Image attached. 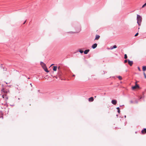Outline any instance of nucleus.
<instances>
[{"label": "nucleus", "instance_id": "nucleus-1", "mask_svg": "<svg viewBox=\"0 0 146 146\" xmlns=\"http://www.w3.org/2000/svg\"><path fill=\"white\" fill-rule=\"evenodd\" d=\"M137 23L139 26H140L142 21V18L140 15H137Z\"/></svg>", "mask_w": 146, "mask_h": 146}, {"label": "nucleus", "instance_id": "nucleus-2", "mask_svg": "<svg viewBox=\"0 0 146 146\" xmlns=\"http://www.w3.org/2000/svg\"><path fill=\"white\" fill-rule=\"evenodd\" d=\"M40 65L45 72H49L47 69L46 65L43 62H40Z\"/></svg>", "mask_w": 146, "mask_h": 146}, {"label": "nucleus", "instance_id": "nucleus-3", "mask_svg": "<svg viewBox=\"0 0 146 146\" xmlns=\"http://www.w3.org/2000/svg\"><path fill=\"white\" fill-rule=\"evenodd\" d=\"M76 31L75 32H70V33H78L81 31V27H77L75 28Z\"/></svg>", "mask_w": 146, "mask_h": 146}, {"label": "nucleus", "instance_id": "nucleus-4", "mask_svg": "<svg viewBox=\"0 0 146 146\" xmlns=\"http://www.w3.org/2000/svg\"><path fill=\"white\" fill-rule=\"evenodd\" d=\"M139 86L137 84V82L135 83V86H133L132 87V89L133 90H134L135 89H137L138 88H139Z\"/></svg>", "mask_w": 146, "mask_h": 146}, {"label": "nucleus", "instance_id": "nucleus-5", "mask_svg": "<svg viewBox=\"0 0 146 146\" xmlns=\"http://www.w3.org/2000/svg\"><path fill=\"white\" fill-rule=\"evenodd\" d=\"M128 61L129 64L130 66H131L133 64V61L129 60H128Z\"/></svg>", "mask_w": 146, "mask_h": 146}, {"label": "nucleus", "instance_id": "nucleus-6", "mask_svg": "<svg viewBox=\"0 0 146 146\" xmlns=\"http://www.w3.org/2000/svg\"><path fill=\"white\" fill-rule=\"evenodd\" d=\"M1 92H3L5 95L7 93V90H5L4 89L1 90Z\"/></svg>", "mask_w": 146, "mask_h": 146}, {"label": "nucleus", "instance_id": "nucleus-7", "mask_svg": "<svg viewBox=\"0 0 146 146\" xmlns=\"http://www.w3.org/2000/svg\"><path fill=\"white\" fill-rule=\"evenodd\" d=\"M111 103L115 105L117 103V101L115 100H113L111 101Z\"/></svg>", "mask_w": 146, "mask_h": 146}, {"label": "nucleus", "instance_id": "nucleus-8", "mask_svg": "<svg viewBox=\"0 0 146 146\" xmlns=\"http://www.w3.org/2000/svg\"><path fill=\"white\" fill-rule=\"evenodd\" d=\"M97 46V44L96 43H95L92 46V48L94 49Z\"/></svg>", "mask_w": 146, "mask_h": 146}, {"label": "nucleus", "instance_id": "nucleus-9", "mask_svg": "<svg viewBox=\"0 0 146 146\" xmlns=\"http://www.w3.org/2000/svg\"><path fill=\"white\" fill-rule=\"evenodd\" d=\"M94 100V99L93 97H91L88 99V100L90 102H93Z\"/></svg>", "mask_w": 146, "mask_h": 146}, {"label": "nucleus", "instance_id": "nucleus-10", "mask_svg": "<svg viewBox=\"0 0 146 146\" xmlns=\"http://www.w3.org/2000/svg\"><path fill=\"white\" fill-rule=\"evenodd\" d=\"M141 133L143 134H145L146 133V128H145L141 131Z\"/></svg>", "mask_w": 146, "mask_h": 146}, {"label": "nucleus", "instance_id": "nucleus-11", "mask_svg": "<svg viewBox=\"0 0 146 146\" xmlns=\"http://www.w3.org/2000/svg\"><path fill=\"white\" fill-rule=\"evenodd\" d=\"M100 38V36L98 35H96V38L95 39V40H98Z\"/></svg>", "mask_w": 146, "mask_h": 146}, {"label": "nucleus", "instance_id": "nucleus-12", "mask_svg": "<svg viewBox=\"0 0 146 146\" xmlns=\"http://www.w3.org/2000/svg\"><path fill=\"white\" fill-rule=\"evenodd\" d=\"M90 51V50L89 49H87L85 50L84 52V54H87Z\"/></svg>", "mask_w": 146, "mask_h": 146}, {"label": "nucleus", "instance_id": "nucleus-13", "mask_svg": "<svg viewBox=\"0 0 146 146\" xmlns=\"http://www.w3.org/2000/svg\"><path fill=\"white\" fill-rule=\"evenodd\" d=\"M2 97L3 98H6V99H7V96L6 95V94H5V95H2Z\"/></svg>", "mask_w": 146, "mask_h": 146}, {"label": "nucleus", "instance_id": "nucleus-14", "mask_svg": "<svg viewBox=\"0 0 146 146\" xmlns=\"http://www.w3.org/2000/svg\"><path fill=\"white\" fill-rule=\"evenodd\" d=\"M142 69L143 71H145L146 70V66H143Z\"/></svg>", "mask_w": 146, "mask_h": 146}, {"label": "nucleus", "instance_id": "nucleus-15", "mask_svg": "<svg viewBox=\"0 0 146 146\" xmlns=\"http://www.w3.org/2000/svg\"><path fill=\"white\" fill-rule=\"evenodd\" d=\"M57 67L56 66H54L53 68V70L54 71L56 70Z\"/></svg>", "mask_w": 146, "mask_h": 146}, {"label": "nucleus", "instance_id": "nucleus-16", "mask_svg": "<svg viewBox=\"0 0 146 146\" xmlns=\"http://www.w3.org/2000/svg\"><path fill=\"white\" fill-rule=\"evenodd\" d=\"M117 47V46H116V45H114L113 46V48H111V49H113V48H116Z\"/></svg>", "mask_w": 146, "mask_h": 146}, {"label": "nucleus", "instance_id": "nucleus-17", "mask_svg": "<svg viewBox=\"0 0 146 146\" xmlns=\"http://www.w3.org/2000/svg\"><path fill=\"white\" fill-rule=\"evenodd\" d=\"M117 77L120 80H121L122 79V78L121 76H118Z\"/></svg>", "mask_w": 146, "mask_h": 146}, {"label": "nucleus", "instance_id": "nucleus-18", "mask_svg": "<svg viewBox=\"0 0 146 146\" xmlns=\"http://www.w3.org/2000/svg\"><path fill=\"white\" fill-rule=\"evenodd\" d=\"M127 54H125L124 55V58L125 59H127Z\"/></svg>", "mask_w": 146, "mask_h": 146}, {"label": "nucleus", "instance_id": "nucleus-19", "mask_svg": "<svg viewBox=\"0 0 146 146\" xmlns=\"http://www.w3.org/2000/svg\"><path fill=\"white\" fill-rule=\"evenodd\" d=\"M143 74L144 75L145 78L146 79V75L145 72H143Z\"/></svg>", "mask_w": 146, "mask_h": 146}, {"label": "nucleus", "instance_id": "nucleus-20", "mask_svg": "<svg viewBox=\"0 0 146 146\" xmlns=\"http://www.w3.org/2000/svg\"><path fill=\"white\" fill-rule=\"evenodd\" d=\"M146 3L144 5H143L142 7V8L144 7H145L146 6Z\"/></svg>", "mask_w": 146, "mask_h": 146}, {"label": "nucleus", "instance_id": "nucleus-21", "mask_svg": "<svg viewBox=\"0 0 146 146\" xmlns=\"http://www.w3.org/2000/svg\"><path fill=\"white\" fill-rule=\"evenodd\" d=\"M79 52L81 53H82L84 51L82 50H80Z\"/></svg>", "mask_w": 146, "mask_h": 146}, {"label": "nucleus", "instance_id": "nucleus-22", "mask_svg": "<svg viewBox=\"0 0 146 146\" xmlns=\"http://www.w3.org/2000/svg\"><path fill=\"white\" fill-rule=\"evenodd\" d=\"M127 61H128V60H124V63H127Z\"/></svg>", "mask_w": 146, "mask_h": 146}, {"label": "nucleus", "instance_id": "nucleus-23", "mask_svg": "<svg viewBox=\"0 0 146 146\" xmlns=\"http://www.w3.org/2000/svg\"><path fill=\"white\" fill-rule=\"evenodd\" d=\"M138 35V33H137L135 34V36H137Z\"/></svg>", "mask_w": 146, "mask_h": 146}, {"label": "nucleus", "instance_id": "nucleus-24", "mask_svg": "<svg viewBox=\"0 0 146 146\" xmlns=\"http://www.w3.org/2000/svg\"><path fill=\"white\" fill-rule=\"evenodd\" d=\"M138 69L139 70V71H141V70H140V68L139 67H138Z\"/></svg>", "mask_w": 146, "mask_h": 146}, {"label": "nucleus", "instance_id": "nucleus-25", "mask_svg": "<svg viewBox=\"0 0 146 146\" xmlns=\"http://www.w3.org/2000/svg\"><path fill=\"white\" fill-rule=\"evenodd\" d=\"M120 110H117V112H118L119 113H120Z\"/></svg>", "mask_w": 146, "mask_h": 146}, {"label": "nucleus", "instance_id": "nucleus-26", "mask_svg": "<svg viewBox=\"0 0 146 146\" xmlns=\"http://www.w3.org/2000/svg\"><path fill=\"white\" fill-rule=\"evenodd\" d=\"M117 109L118 110H120L119 108V107H117Z\"/></svg>", "mask_w": 146, "mask_h": 146}, {"label": "nucleus", "instance_id": "nucleus-27", "mask_svg": "<svg viewBox=\"0 0 146 146\" xmlns=\"http://www.w3.org/2000/svg\"><path fill=\"white\" fill-rule=\"evenodd\" d=\"M26 21H27V20H26L25 21V22L24 23H23V24H25V23L26 22Z\"/></svg>", "mask_w": 146, "mask_h": 146}, {"label": "nucleus", "instance_id": "nucleus-28", "mask_svg": "<svg viewBox=\"0 0 146 146\" xmlns=\"http://www.w3.org/2000/svg\"><path fill=\"white\" fill-rule=\"evenodd\" d=\"M30 85H31V86H32V84L31 83L30 84Z\"/></svg>", "mask_w": 146, "mask_h": 146}, {"label": "nucleus", "instance_id": "nucleus-29", "mask_svg": "<svg viewBox=\"0 0 146 146\" xmlns=\"http://www.w3.org/2000/svg\"><path fill=\"white\" fill-rule=\"evenodd\" d=\"M96 96H95V98H96Z\"/></svg>", "mask_w": 146, "mask_h": 146}]
</instances>
